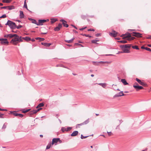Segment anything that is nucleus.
<instances>
[{
    "label": "nucleus",
    "mask_w": 151,
    "mask_h": 151,
    "mask_svg": "<svg viewBox=\"0 0 151 151\" xmlns=\"http://www.w3.org/2000/svg\"><path fill=\"white\" fill-rule=\"evenodd\" d=\"M41 44L42 45L47 47H48L51 45V44L50 43H47L44 42H42Z\"/></svg>",
    "instance_id": "obj_15"
},
{
    "label": "nucleus",
    "mask_w": 151,
    "mask_h": 151,
    "mask_svg": "<svg viewBox=\"0 0 151 151\" xmlns=\"http://www.w3.org/2000/svg\"><path fill=\"white\" fill-rule=\"evenodd\" d=\"M4 37L6 38H8V34L5 35H4Z\"/></svg>",
    "instance_id": "obj_60"
},
{
    "label": "nucleus",
    "mask_w": 151,
    "mask_h": 151,
    "mask_svg": "<svg viewBox=\"0 0 151 151\" xmlns=\"http://www.w3.org/2000/svg\"><path fill=\"white\" fill-rule=\"evenodd\" d=\"M101 36V34L100 33H97L96 34V36L97 37H99V36Z\"/></svg>",
    "instance_id": "obj_49"
},
{
    "label": "nucleus",
    "mask_w": 151,
    "mask_h": 151,
    "mask_svg": "<svg viewBox=\"0 0 151 151\" xmlns=\"http://www.w3.org/2000/svg\"><path fill=\"white\" fill-rule=\"evenodd\" d=\"M131 44H126L125 45H120V47L122 49L123 52H121V53H129V50L126 48H129L131 46Z\"/></svg>",
    "instance_id": "obj_1"
},
{
    "label": "nucleus",
    "mask_w": 151,
    "mask_h": 151,
    "mask_svg": "<svg viewBox=\"0 0 151 151\" xmlns=\"http://www.w3.org/2000/svg\"><path fill=\"white\" fill-rule=\"evenodd\" d=\"M44 104L43 103H41L39 104L37 106L36 108H38L41 107L43 106H44Z\"/></svg>",
    "instance_id": "obj_25"
},
{
    "label": "nucleus",
    "mask_w": 151,
    "mask_h": 151,
    "mask_svg": "<svg viewBox=\"0 0 151 151\" xmlns=\"http://www.w3.org/2000/svg\"><path fill=\"white\" fill-rule=\"evenodd\" d=\"M81 35L83 36H85L86 37H91V36H90L89 35H86V34H81Z\"/></svg>",
    "instance_id": "obj_34"
},
{
    "label": "nucleus",
    "mask_w": 151,
    "mask_h": 151,
    "mask_svg": "<svg viewBox=\"0 0 151 151\" xmlns=\"http://www.w3.org/2000/svg\"><path fill=\"white\" fill-rule=\"evenodd\" d=\"M22 39H23L27 41H29L31 40V38L28 37H22Z\"/></svg>",
    "instance_id": "obj_17"
},
{
    "label": "nucleus",
    "mask_w": 151,
    "mask_h": 151,
    "mask_svg": "<svg viewBox=\"0 0 151 151\" xmlns=\"http://www.w3.org/2000/svg\"><path fill=\"white\" fill-rule=\"evenodd\" d=\"M113 89L114 90H117V91H120V90L119 89L114 88V87H113Z\"/></svg>",
    "instance_id": "obj_56"
},
{
    "label": "nucleus",
    "mask_w": 151,
    "mask_h": 151,
    "mask_svg": "<svg viewBox=\"0 0 151 151\" xmlns=\"http://www.w3.org/2000/svg\"><path fill=\"white\" fill-rule=\"evenodd\" d=\"M49 21V19H39L38 20V22L37 25L38 26L41 25L43 24V23L47 21Z\"/></svg>",
    "instance_id": "obj_5"
},
{
    "label": "nucleus",
    "mask_w": 151,
    "mask_h": 151,
    "mask_svg": "<svg viewBox=\"0 0 151 151\" xmlns=\"http://www.w3.org/2000/svg\"><path fill=\"white\" fill-rule=\"evenodd\" d=\"M52 145V143H51V142L47 146V147H46V149H49V148H50V147L51 146V145Z\"/></svg>",
    "instance_id": "obj_27"
},
{
    "label": "nucleus",
    "mask_w": 151,
    "mask_h": 151,
    "mask_svg": "<svg viewBox=\"0 0 151 151\" xmlns=\"http://www.w3.org/2000/svg\"><path fill=\"white\" fill-rule=\"evenodd\" d=\"M6 17V16L5 14H4L2 15V16L0 17V18H4Z\"/></svg>",
    "instance_id": "obj_42"
},
{
    "label": "nucleus",
    "mask_w": 151,
    "mask_h": 151,
    "mask_svg": "<svg viewBox=\"0 0 151 151\" xmlns=\"http://www.w3.org/2000/svg\"><path fill=\"white\" fill-rule=\"evenodd\" d=\"M58 142L60 143L62 142V141L59 138H53L52 140V145H53L54 144H56Z\"/></svg>",
    "instance_id": "obj_4"
},
{
    "label": "nucleus",
    "mask_w": 151,
    "mask_h": 151,
    "mask_svg": "<svg viewBox=\"0 0 151 151\" xmlns=\"http://www.w3.org/2000/svg\"><path fill=\"white\" fill-rule=\"evenodd\" d=\"M1 43L3 45H8L9 42L7 41H2L1 42Z\"/></svg>",
    "instance_id": "obj_22"
},
{
    "label": "nucleus",
    "mask_w": 151,
    "mask_h": 151,
    "mask_svg": "<svg viewBox=\"0 0 151 151\" xmlns=\"http://www.w3.org/2000/svg\"><path fill=\"white\" fill-rule=\"evenodd\" d=\"M6 25H8L11 29H14L16 28V24L15 23L11 21L8 20Z\"/></svg>",
    "instance_id": "obj_3"
},
{
    "label": "nucleus",
    "mask_w": 151,
    "mask_h": 151,
    "mask_svg": "<svg viewBox=\"0 0 151 151\" xmlns=\"http://www.w3.org/2000/svg\"><path fill=\"white\" fill-rule=\"evenodd\" d=\"M78 131H74L71 134V136L72 137L75 136L78 134Z\"/></svg>",
    "instance_id": "obj_14"
},
{
    "label": "nucleus",
    "mask_w": 151,
    "mask_h": 151,
    "mask_svg": "<svg viewBox=\"0 0 151 151\" xmlns=\"http://www.w3.org/2000/svg\"><path fill=\"white\" fill-rule=\"evenodd\" d=\"M146 38L147 39H151V35H150L148 37H147Z\"/></svg>",
    "instance_id": "obj_61"
},
{
    "label": "nucleus",
    "mask_w": 151,
    "mask_h": 151,
    "mask_svg": "<svg viewBox=\"0 0 151 151\" xmlns=\"http://www.w3.org/2000/svg\"><path fill=\"white\" fill-rule=\"evenodd\" d=\"M121 81L124 84V85H127L128 84L125 79H122Z\"/></svg>",
    "instance_id": "obj_18"
},
{
    "label": "nucleus",
    "mask_w": 151,
    "mask_h": 151,
    "mask_svg": "<svg viewBox=\"0 0 151 151\" xmlns=\"http://www.w3.org/2000/svg\"><path fill=\"white\" fill-rule=\"evenodd\" d=\"M83 125V123L79 124H77L76 125V127H77L78 125Z\"/></svg>",
    "instance_id": "obj_57"
},
{
    "label": "nucleus",
    "mask_w": 151,
    "mask_h": 151,
    "mask_svg": "<svg viewBox=\"0 0 151 151\" xmlns=\"http://www.w3.org/2000/svg\"><path fill=\"white\" fill-rule=\"evenodd\" d=\"M72 129V127H68L67 128H66L67 131H69L70 130Z\"/></svg>",
    "instance_id": "obj_41"
},
{
    "label": "nucleus",
    "mask_w": 151,
    "mask_h": 151,
    "mask_svg": "<svg viewBox=\"0 0 151 151\" xmlns=\"http://www.w3.org/2000/svg\"><path fill=\"white\" fill-rule=\"evenodd\" d=\"M35 39H36L37 40H38L40 39V41H43L45 40L44 38H42L39 37L36 38Z\"/></svg>",
    "instance_id": "obj_26"
},
{
    "label": "nucleus",
    "mask_w": 151,
    "mask_h": 151,
    "mask_svg": "<svg viewBox=\"0 0 151 151\" xmlns=\"http://www.w3.org/2000/svg\"><path fill=\"white\" fill-rule=\"evenodd\" d=\"M30 109H27L26 110H24L22 111V112L25 113L28 112Z\"/></svg>",
    "instance_id": "obj_40"
},
{
    "label": "nucleus",
    "mask_w": 151,
    "mask_h": 151,
    "mask_svg": "<svg viewBox=\"0 0 151 151\" xmlns=\"http://www.w3.org/2000/svg\"><path fill=\"white\" fill-rule=\"evenodd\" d=\"M89 122V119H87L83 123V125L84 124H88Z\"/></svg>",
    "instance_id": "obj_30"
},
{
    "label": "nucleus",
    "mask_w": 151,
    "mask_h": 151,
    "mask_svg": "<svg viewBox=\"0 0 151 151\" xmlns=\"http://www.w3.org/2000/svg\"><path fill=\"white\" fill-rule=\"evenodd\" d=\"M2 41H7V39L6 38H2Z\"/></svg>",
    "instance_id": "obj_55"
},
{
    "label": "nucleus",
    "mask_w": 151,
    "mask_h": 151,
    "mask_svg": "<svg viewBox=\"0 0 151 151\" xmlns=\"http://www.w3.org/2000/svg\"><path fill=\"white\" fill-rule=\"evenodd\" d=\"M8 8V6H4L1 7L0 8L1 9H6V8Z\"/></svg>",
    "instance_id": "obj_47"
},
{
    "label": "nucleus",
    "mask_w": 151,
    "mask_h": 151,
    "mask_svg": "<svg viewBox=\"0 0 151 151\" xmlns=\"http://www.w3.org/2000/svg\"><path fill=\"white\" fill-rule=\"evenodd\" d=\"M91 42L92 43H96V44H98V43H97L96 42V40H92L91 41Z\"/></svg>",
    "instance_id": "obj_43"
},
{
    "label": "nucleus",
    "mask_w": 151,
    "mask_h": 151,
    "mask_svg": "<svg viewBox=\"0 0 151 151\" xmlns=\"http://www.w3.org/2000/svg\"><path fill=\"white\" fill-rule=\"evenodd\" d=\"M42 109V108H40L31 111L29 113V116H31L32 115L36 113L38 111Z\"/></svg>",
    "instance_id": "obj_6"
},
{
    "label": "nucleus",
    "mask_w": 151,
    "mask_h": 151,
    "mask_svg": "<svg viewBox=\"0 0 151 151\" xmlns=\"http://www.w3.org/2000/svg\"><path fill=\"white\" fill-rule=\"evenodd\" d=\"M117 32L114 30H113L112 32H110V35L114 37H115L117 36Z\"/></svg>",
    "instance_id": "obj_8"
},
{
    "label": "nucleus",
    "mask_w": 151,
    "mask_h": 151,
    "mask_svg": "<svg viewBox=\"0 0 151 151\" xmlns=\"http://www.w3.org/2000/svg\"><path fill=\"white\" fill-rule=\"evenodd\" d=\"M131 37V36L130 35V33H129L127 35L125 36L123 38H129Z\"/></svg>",
    "instance_id": "obj_32"
},
{
    "label": "nucleus",
    "mask_w": 151,
    "mask_h": 151,
    "mask_svg": "<svg viewBox=\"0 0 151 151\" xmlns=\"http://www.w3.org/2000/svg\"><path fill=\"white\" fill-rule=\"evenodd\" d=\"M98 84L104 88H105L107 85L106 83H99Z\"/></svg>",
    "instance_id": "obj_21"
},
{
    "label": "nucleus",
    "mask_w": 151,
    "mask_h": 151,
    "mask_svg": "<svg viewBox=\"0 0 151 151\" xmlns=\"http://www.w3.org/2000/svg\"><path fill=\"white\" fill-rule=\"evenodd\" d=\"M123 92L121 91V92H119L118 93L116 94L114 96V97H119L122 96H124L126 94H124L123 93Z\"/></svg>",
    "instance_id": "obj_9"
},
{
    "label": "nucleus",
    "mask_w": 151,
    "mask_h": 151,
    "mask_svg": "<svg viewBox=\"0 0 151 151\" xmlns=\"http://www.w3.org/2000/svg\"><path fill=\"white\" fill-rule=\"evenodd\" d=\"M8 8L9 10L14 9L15 8L14 6H8Z\"/></svg>",
    "instance_id": "obj_24"
},
{
    "label": "nucleus",
    "mask_w": 151,
    "mask_h": 151,
    "mask_svg": "<svg viewBox=\"0 0 151 151\" xmlns=\"http://www.w3.org/2000/svg\"><path fill=\"white\" fill-rule=\"evenodd\" d=\"M145 47H144V46H142L141 47V48L142 49H145Z\"/></svg>",
    "instance_id": "obj_63"
},
{
    "label": "nucleus",
    "mask_w": 151,
    "mask_h": 151,
    "mask_svg": "<svg viewBox=\"0 0 151 151\" xmlns=\"http://www.w3.org/2000/svg\"><path fill=\"white\" fill-rule=\"evenodd\" d=\"M86 27L84 28H82L80 29H79V30H83V29H86Z\"/></svg>",
    "instance_id": "obj_53"
},
{
    "label": "nucleus",
    "mask_w": 151,
    "mask_h": 151,
    "mask_svg": "<svg viewBox=\"0 0 151 151\" xmlns=\"http://www.w3.org/2000/svg\"><path fill=\"white\" fill-rule=\"evenodd\" d=\"M62 27V24L60 23H59L58 24V26L54 29V30L55 31H58Z\"/></svg>",
    "instance_id": "obj_7"
},
{
    "label": "nucleus",
    "mask_w": 151,
    "mask_h": 151,
    "mask_svg": "<svg viewBox=\"0 0 151 151\" xmlns=\"http://www.w3.org/2000/svg\"><path fill=\"white\" fill-rule=\"evenodd\" d=\"M118 42H121V43H127V41L126 40H122L118 41Z\"/></svg>",
    "instance_id": "obj_29"
},
{
    "label": "nucleus",
    "mask_w": 151,
    "mask_h": 151,
    "mask_svg": "<svg viewBox=\"0 0 151 151\" xmlns=\"http://www.w3.org/2000/svg\"><path fill=\"white\" fill-rule=\"evenodd\" d=\"M3 115V114H0V117L1 118H3V117H2V116Z\"/></svg>",
    "instance_id": "obj_59"
},
{
    "label": "nucleus",
    "mask_w": 151,
    "mask_h": 151,
    "mask_svg": "<svg viewBox=\"0 0 151 151\" xmlns=\"http://www.w3.org/2000/svg\"><path fill=\"white\" fill-rule=\"evenodd\" d=\"M75 44L76 45H80L82 47H83L82 45H81V44H79V43H75Z\"/></svg>",
    "instance_id": "obj_50"
},
{
    "label": "nucleus",
    "mask_w": 151,
    "mask_h": 151,
    "mask_svg": "<svg viewBox=\"0 0 151 151\" xmlns=\"http://www.w3.org/2000/svg\"><path fill=\"white\" fill-rule=\"evenodd\" d=\"M81 18H82L83 19H85V16H84V15H81Z\"/></svg>",
    "instance_id": "obj_54"
},
{
    "label": "nucleus",
    "mask_w": 151,
    "mask_h": 151,
    "mask_svg": "<svg viewBox=\"0 0 151 151\" xmlns=\"http://www.w3.org/2000/svg\"><path fill=\"white\" fill-rule=\"evenodd\" d=\"M47 33V32H42L41 33V34H46Z\"/></svg>",
    "instance_id": "obj_62"
},
{
    "label": "nucleus",
    "mask_w": 151,
    "mask_h": 151,
    "mask_svg": "<svg viewBox=\"0 0 151 151\" xmlns=\"http://www.w3.org/2000/svg\"><path fill=\"white\" fill-rule=\"evenodd\" d=\"M60 22H63V26L66 27H68V25L66 23V22L64 20L61 19L60 20Z\"/></svg>",
    "instance_id": "obj_13"
},
{
    "label": "nucleus",
    "mask_w": 151,
    "mask_h": 151,
    "mask_svg": "<svg viewBox=\"0 0 151 151\" xmlns=\"http://www.w3.org/2000/svg\"><path fill=\"white\" fill-rule=\"evenodd\" d=\"M16 28H17V29H19L21 28H22V26L20 25H19L18 26H17L16 25Z\"/></svg>",
    "instance_id": "obj_39"
},
{
    "label": "nucleus",
    "mask_w": 151,
    "mask_h": 151,
    "mask_svg": "<svg viewBox=\"0 0 151 151\" xmlns=\"http://www.w3.org/2000/svg\"><path fill=\"white\" fill-rule=\"evenodd\" d=\"M19 13H20L19 17H20V18H23L24 17V14L23 12L21 11H20Z\"/></svg>",
    "instance_id": "obj_20"
},
{
    "label": "nucleus",
    "mask_w": 151,
    "mask_h": 151,
    "mask_svg": "<svg viewBox=\"0 0 151 151\" xmlns=\"http://www.w3.org/2000/svg\"><path fill=\"white\" fill-rule=\"evenodd\" d=\"M8 36L9 38H11L13 37H14V36H17V35L16 34H8Z\"/></svg>",
    "instance_id": "obj_16"
},
{
    "label": "nucleus",
    "mask_w": 151,
    "mask_h": 151,
    "mask_svg": "<svg viewBox=\"0 0 151 151\" xmlns=\"http://www.w3.org/2000/svg\"><path fill=\"white\" fill-rule=\"evenodd\" d=\"M12 0H2V1L3 3H9L11 2Z\"/></svg>",
    "instance_id": "obj_23"
},
{
    "label": "nucleus",
    "mask_w": 151,
    "mask_h": 151,
    "mask_svg": "<svg viewBox=\"0 0 151 151\" xmlns=\"http://www.w3.org/2000/svg\"><path fill=\"white\" fill-rule=\"evenodd\" d=\"M133 33L134 34L133 36L137 37H142L141 35L142 34L137 32H133Z\"/></svg>",
    "instance_id": "obj_12"
},
{
    "label": "nucleus",
    "mask_w": 151,
    "mask_h": 151,
    "mask_svg": "<svg viewBox=\"0 0 151 151\" xmlns=\"http://www.w3.org/2000/svg\"><path fill=\"white\" fill-rule=\"evenodd\" d=\"M18 116L20 118H22L23 116V115L22 114H18Z\"/></svg>",
    "instance_id": "obj_45"
},
{
    "label": "nucleus",
    "mask_w": 151,
    "mask_h": 151,
    "mask_svg": "<svg viewBox=\"0 0 151 151\" xmlns=\"http://www.w3.org/2000/svg\"><path fill=\"white\" fill-rule=\"evenodd\" d=\"M135 37H131L130 38H128L127 40L129 41L133 40L135 39Z\"/></svg>",
    "instance_id": "obj_35"
},
{
    "label": "nucleus",
    "mask_w": 151,
    "mask_h": 151,
    "mask_svg": "<svg viewBox=\"0 0 151 151\" xmlns=\"http://www.w3.org/2000/svg\"><path fill=\"white\" fill-rule=\"evenodd\" d=\"M57 21V19L54 18H52L51 19V23H53Z\"/></svg>",
    "instance_id": "obj_28"
},
{
    "label": "nucleus",
    "mask_w": 151,
    "mask_h": 151,
    "mask_svg": "<svg viewBox=\"0 0 151 151\" xmlns=\"http://www.w3.org/2000/svg\"><path fill=\"white\" fill-rule=\"evenodd\" d=\"M145 50L150 52L151 51V49L147 47H145Z\"/></svg>",
    "instance_id": "obj_44"
},
{
    "label": "nucleus",
    "mask_w": 151,
    "mask_h": 151,
    "mask_svg": "<svg viewBox=\"0 0 151 151\" xmlns=\"http://www.w3.org/2000/svg\"><path fill=\"white\" fill-rule=\"evenodd\" d=\"M32 21V23L35 24H36V25H37V23H37V22L36 21L35 19H33Z\"/></svg>",
    "instance_id": "obj_36"
},
{
    "label": "nucleus",
    "mask_w": 151,
    "mask_h": 151,
    "mask_svg": "<svg viewBox=\"0 0 151 151\" xmlns=\"http://www.w3.org/2000/svg\"><path fill=\"white\" fill-rule=\"evenodd\" d=\"M106 62H103V61H100L98 62V63H106Z\"/></svg>",
    "instance_id": "obj_58"
},
{
    "label": "nucleus",
    "mask_w": 151,
    "mask_h": 151,
    "mask_svg": "<svg viewBox=\"0 0 151 151\" xmlns=\"http://www.w3.org/2000/svg\"><path fill=\"white\" fill-rule=\"evenodd\" d=\"M133 86L137 91H138L140 89H142L143 88V87L141 86L133 85Z\"/></svg>",
    "instance_id": "obj_10"
},
{
    "label": "nucleus",
    "mask_w": 151,
    "mask_h": 151,
    "mask_svg": "<svg viewBox=\"0 0 151 151\" xmlns=\"http://www.w3.org/2000/svg\"><path fill=\"white\" fill-rule=\"evenodd\" d=\"M24 7L26 8L27 9V5L26 3V0L24 1Z\"/></svg>",
    "instance_id": "obj_31"
},
{
    "label": "nucleus",
    "mask_w": 151,
    "mask_h": 151,
    "mask_svg": "<svg viewBox=\"0 0 151 151\" xmlns=\"http://www.w3.org/2000/svg\"><path fill=\"white\" fill-rule=\"evenodd\" d=\"M108 135L109 136H111L112 134V133L111 132H107Z\"/></svg>",
    "instance_id": "obj_52"
},
{
    "label": "nucleus",
    "mask_w": 151,
    "mask_h": 151,
    "mask_svg": "<svg viewBox=\"0 0 151 151\" xmlns=\"http://www.w3.org/2000/svg\"><path fill=\"white\" fill-rule=\"evenodd\" d=\"M88 31H94L95 30L94 29H88Z\"/></svg>",
    "instance_id": "obj_48"
},
{
    "label": "nucleus",
    "mask_w": 151,
    "mask_h": 151,
    "mask_svg": "<svg viewBox=\"0 0 151 151\" xmlns=\"http://www.w3.org/2000/svg\"><path fill=\"white\" fill-rule=\"evenodd\" d=\"M31 40L32 41V42H34L35 41V39H31Z\"/></svg>",
    "instance_id": "obj_64"
},
{
    "label": "nucleus",
    "mask_w": 151,
    "mask_h": 151,
    "mask_svg": "<svg viewBox=\"0 0 151 151\" xmlns=\"http://www.w3.org/2000/svg\"><path fill=\"white\" fill-rule=\"evenodd\" d=\"M13 114L15 116H18V114L17 112H14Z\"/></svg>",
    "instance_id": "obj_46"
},
{
    "label": "nucleus",
    "mask_w": 151,
    "mask_h": 151,
    "mask_svg": "<svg viewBox=\"0 0 151 151\" xmlns=\"http://www.w3.org/2000/svg\"><path fill=\"white\" fill-rule=\"evenodd\" d=\"M6 128V125L4 124L2 127V129H5Z\"/></svg>",
    "instance_id": "obj_51"
},
{
    "label": "nucleus",
    "mask_w": 151,
    "mask_h": 151,
    "mask_svg": "<svg viewBox=\"0 0 151 151\" xmlns=\"http://www.w3.org/2000/svg\"><path fill=\"white\" fill-rule=\"evenodd\" d=\"M135 80L140 85L143 86H145L146 85V84L144 82L142 81L141 80L138 78H136Z\"/></svg>",
    "instance_id": "obj_11"
},
{
    "label": "nucleus",
    "mask_w": 151,
    "mask_h": 151,
    "mask_svg": "<svg viewBox=\"0 0 151 151\" xmlns=\"http://www.w3.org/2000/svg\"><path fill=\"white\" fill-rule=\"evenodd\" d=\"M74 38H73L72 39H71L69 40H65V42L68 43H70L73 42V40H74Z\"/></svg>",
    "instance_id": "obj_19"
},
{
    "label": "nucleus",
    "mask_w": 151,
    "mask_h": 151,
    "mask_svg": "<svg viewBox=\"0 0 151 151\" xmlns=\"http://www.w3.org/2000/svg\"><path fill=\"white\" fill-rule=\"evenodd\" d=\"M88 137V136H84L82 134H81V139H83L87 137Z\"/></svg>",
    "instance_id": "obj_38"
},
{
    "label": "nucleus",
    "mask_w": 151,
    "mask_h": 151,
    "mask_svg": "<svg viewBox=\"0 0 151 151\" xmlns=\"http://www.w3.org/2000/svg\"><path fill=\"white\" fill-rule=\"evenodd\" d=\"M132 47L133 49H136L137 50L139 49V48L138 46H132Z\"/></svg>",
    "instance_id": "obj_33"
},
{
    "label": "nucleus",
    "mask_w": 151,
    "mask_h": 151,
    "mask_svg": "<svg viewBox=\"0 0 151 151\" xmlns=\"http://www.w3.org/2000/svg\"><path fill=\"white\" fill-rule=\"evenodd\" d=\"M61 130L63 132H64V131H67L66 128H65L64 127H62L61 128Z\"/></svg>",
    "instance_id": "obj_37"
},
{
    "label": "nucleus",
    "mask_w": 151,
    "mask_h": 151,
    "mask_svg": "<svg viewBox=\"0 0 151 151\" xmlns=\"http://www.w3.org/2000/svg\"><path fill=\"white\" fill-rule=\"evenodd\" d=\"M15 37L11 41V43H12L14 45H16L17 43V42H20L23 41V40L22 39V37H19L17 35V36Z\"/></svg>",
    "instance_id": "obj_2"
}]
</instances>
